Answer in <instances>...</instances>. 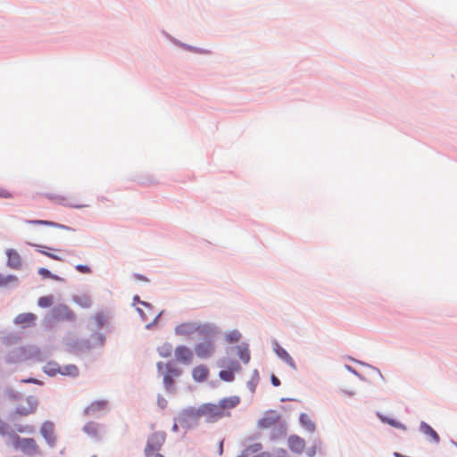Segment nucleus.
<instances>
[{
  "mask_svg": "<svg viewBox=\"0 0 457 457\" xmlns=\"http://www.w3.org/2000/svg\"><path fill=\"white\" fill-rule=\"evenodd\" d=\"M240 403V398L237 395L225 397L217 403H208L200 405L196 411V416L204 418L206 422L214 423L229 417L232 409Z\"/></svg>",
  "mask_w": 457,
  "mask_h": 457,
  "instance_id": "obj_1",
  "label": "nucleus"
},
{
  "mask_svg": "<svg viewBox=\"0 0 457 457\" xmlns=\"http://www.w3.org/2000/svg\"><path fill=\"white\" fill-rule=\"evenodd\" d=\"M46 197L54 203L69 208L82 209L89 206L87 199L81 195L64 196L62 195L48 194Z\"/></svg>",
  "mask_w": 457,
  "mask_h": 457,
  "instance_id": "obj_2",
  "label": "nucleus"
},
{
  "mask_svg": "<svg viewBox=\"0 0 457 457\" xmlns=\"http://www.w3.org/2000/svg\"><path fill=\"white\" fill-rule=\"evenodd\" d=\"M208 332L207 326L195 322H186L175 328V334L179 337H188L195 333L204 335Z\"/></svg>",
  "mask_w": 457,
  "mask_h": 457,
  "instance_id": "obj_3",
  "label": "nucleus"
},
{
  "mask_svg": "<svg viewBox=\"0 0 457 457\" xmlns=\"http://www.w3.org/2000/svg\"><path fill=\"white\" fill-rule=\"evenodd\" d=\"M166 440V434L164 432H154L147 439V444L145 448V454L146 457L152 456L158 452L163 445Z\"/></svg>",
  "mask_w": 457,
  "mask_h": 457,
  "instance_id": "obj_4",
  "label": "nucleus"
},
{
  "mask_svg": "<svg viewBox=\"0 0 457 457\" xmlns=\"http://www.w3.org/2000/svg\"><path fill=\"white\" fill-rule=\"evenodd\" d=\"M38 401L36 396H28L21 400L15 409V414L19 416H28L36 411Z\"/></svg>",
  "mask_w": 457,
  "mask_h": 457,
  "instance_id": "obj_5",
  "label": "nucleus"
},
{
  "mask_svg": "<svg viewBox=\"0 0 457 457\" xmlns=\"http://www.w3.org/2000/svg\"><path fill=\"white\" fill-rule=\"evenodd\" d=\"M13 446L27 454H35L37 453V445L33 438H21L14 436Z\"/></svg>",
  "mask_w": 457,
  "mask_h": 457,
  "instance_id": "obj_6",
  "label": "nucleus"
},
{
  "mask_svg": "<svg viewBox=\"0 0 457 457\" xmlns=\"http://www.w3.org/2000/svg\"><path fill=\"white\" fill-rule=\"evenodd\" d=\"M51 318L55 321H72L75 315L67 305L58 304L51 310Z\"/></svg>",
  "mask_w": 457,
  "mask_h": 457,
  "instance_id": "obj_7",
  "label": "nucleus"
},
{
  "mask_svg": "<svg viewBox=\"0 0 457 457\" xmlns=\"http://www.w3.org/2000/svg\"><path fill=\"white\" fill-rule=\"evenodd\" d=\"M175 359L183 365H190L194 361L193 351L185 345H179L174 350Z\"/></svg>",
  "mask_w": 457,
  "mask_h": 457,
  "instance_id": "obj_8",
  "label": "nucleus"
},
{
  "mask_svg": "<svg viewBox=\"0 0 457 457\" xmlns=\"http://www.w3.org/2000/svg\"><path fill=\"white\" fill-rule=\"evenodd\" d=\"M165 369L166 372L163 375V384L166 389L171 390L173 388L174 378H178L181 375V370L171 362L165 364Z\"/></svg>",
  "mask_w": 457,
  "mask_h": 457,
  "instance_id": "obj_9",
  "label": "nucleus"
},
{
  "mask_svg": "<svg viewBox=\"0 0 457 457\" xmlns=\"http://www.w3.org/2000/svg\"><path fill=\"white\" fill-rule=\"evenodd\" d=\"M196 355L201 359L212 357L215 352V346L212 340L208 339L197 344L195 347Z\"/></svg>",
  "mask_w": 457,
  "mask_h": 457,
  "instance_id": "obj_10",
  "label": "nucleus"
},
{
  "mask_svg": "<svg viewBox=\"0 0 457 457\" xmlns=\"http://www.w3.org/2000/svg\"><path fill=\"white\" fill-rule=\"evenodd\" d=\"M37 315L32 312L20 313L14 318V324L21 328H28L34 326L37 320Z\"/></svg>",
  "mask_w": 457,
  "mask_h": 457,
  "instance_id": "obj_11",
  "label": "nucleus"
},
{
  "mask_svg": "<svg viewBox=\"0 0 457 457\" xmlns=\"http://www.w3.org/2000/svg\"><path fill=\"white\" fill-rule=\"evenodd\" d=\"M262 450V445L260 443H255L248 445L237 457H270L269 453H261Z\"/></svg>",
  "mask_w": 457,
  "mask_h": 457,
  "instance_id": "obj_12",
  "label": "nucleus"
},
{
  "mask_svg": "<svg viewBox=\"0 0 457 457\" xmlns=\"http://www.w3.org/2000/svg\"><path fill=\"white\" fill-rule=\"evenodd\" d=\"M40 432L50 446L55 445L54 427L50 421L42 424Z\"/></svg>",
  "mask_w": 457,
  "mask_h": 457,
  "instance_id": "obj_13",
  "label": "nucleus"
},
{
  "mask_svg": "<svg viewBox=\"0 0 457 457\" xmlns=\"http://www.w3.org/2000/svg\"><path fill=\"white\" fill-rule=\"evenodd\" d=\"M287 444L289 449L297 454L302 453L305 448L304 439L296 435L290 436L288 437Z\"/></svg>",
  "mask_w": 457,
  "mask_h": 457,
  "instance_id": "obj_14",
  "label": "nucleus"
},
{
  "mask_svg": "<svg viewBox=\"0 0 457 457\" xmlns=\"http://www.w3.org/2000/svg\"><path fill=\"white\" fill-rule=\"evenodd\" d=\"M7 264L12 269H20L21 267V257L19 253L13 249H9L6 252Z\"/></svg>",
  "mask_w": 457,
  "mask_h": 457,
  "instance_id": "obj_15",
  "label": "nucleus"
},
{
  "mask_svg": "<svg viewBox=\"0 0 457 457\" xmlns=\"http://www.w3.org/2000/svg\"><path fill=\"white\" fill-rule=\"evenodd\" d=\"M278 416L275 412L266 413L259 420L258 425L262 428H269L275 426L278 422Z\"/></svg>",
  "mask_w": 457,
  "mask_h": 457,
  "instance_id": "obj_16",
  "label": "nucleus"
},
{
  "mask_svg": "<svg viewBox=\"0 0 457 457\" xmlns=\"http://www.w3.org/2000/svg\"><path fill=\"white\" fill-rule=\"evenodd\" d=\"M240 369H241V367H240L239 363L233 362L231 367L228 370H220L219 376L222 380L230 382V381L234 380V373L236 371L240 370Z\"/></svg>",
  "mask_w": 457,
  "mask_h": 457,
  "instance_id": "obj_17",
  "label": "nucleus"
},
{
  "mask_svg": "<svg viewBox=\"0 0 457 457\" xmlns=\"http://www.w3.org/2000/svg\"><path fill=\"white\" fill-rule=\"evenodd\" d=\"M209 370L204 365H198L193 369V378L197 382H203L207 379Z\"/></svg>",
  "mask_w": 457,
  "mask_h": 457,
  "instance_id": "obj_18",
  "label": "nucleus"
},
{
  "mask_svg": "<svg viewBox=\"0 0 457 457\" xmlns=\"http://www.w3.org/2000/svg\"><path fill=\"white\" fill-rule=\"evenodd\" d=\"M274 350L277 355L279 358H281L284 361H286L290 367H292L293 369L296 368L294 360L284 348H282L279 345L276 344Z\"/></svg>",
  "mask_w": 457,
  "mask_h": 457,
  "instance_id": "obj_19",
  "label": "nucleus"
},
{
  "mask_svg": "<svg viewBox=\"0 0 457 457\" xmlns=\"http://www.w3.org/2000/svg\"><path fill=\"white\" fill-rule=\"evenodd\" d=\"M107 407V401L101 400L93 402L86 408V413L95 415L97 411H103Z\"/></svg>",
  "mask_w": 457,
  "mask_h": 457,
  "instance_id": "obj_20",
  "label": "nucleus"
},
{
  "mask_svg": "<svg viewBox=\"0 0 457 457\" xmlns=\"http://www.w3.org/2000/svg\"><path fill=\"white\" fill-rule=\"evenodd\" d=\"M26 222L29 223V224H40V225L50 226V227L64 229V230H70L71 229L69 227H67L65 225L59 224V223H56V222H54V221H50V220H27Z\"/></svg>",
  "mask_w": 457,
  "mask_h": 457,
  "instance_id": "obj_21",
  "label": "nucleus"
},
{
  "mask_svg": "<svg viewBox=\"0 0 457 457\" xmlns=\"http://www.w3.org/2000/svg\"><path fill=\"white\" fill-rule=\"evenodd\" d=\"M420 430L427 436H428L434 442L439 441V436L437 433L427 423H421Z\"/></svg>",
  "mask_w": 457,
  "mask_h": 457,
  "instance_id": "obj_22",
  "label": "nucleus"
},
{
  "mask_svg": "<svg viewBox=\"0 0 457 457\" xmlns=\"http://www.w3.org/2000/svg\"><path fill=\"white\" fill-rule=\"evenodd\" d=\"M60 374L64 375V376L76 377L79 374V370L76 365L69 364V365L61 367Z\"/></svg>",
  "mask_w": 457,
  "mask_h": 457,
  "instance_id": "obj_23",
  "label": "nucleus"
},
{
  "mask_svg": "<svg viewBox=\"0 0 457 457\" xmlns=\"http://www.w3.org/2000/svg\"><path fill=\"white\" fill-rule=\"evenodd\" d=\"M37 247H38V252L53 260H55V261H62V257L59 254H56V253H54L52 252H49L48 250H50L51 248L50 247H47V246H45V245H36Z\"/></svg>",
  "mask_w": 457,
  "mask_h": 457,
  "instance_id": "obj_24",
  "label": "nucleus"
},
{
  "mask_svg": "<svg viewBox=\"0 0 457 457\" xmlns=\"http://www.w3.org/2000/svg\"><path fill=\"white\" fill-rule=\"evenodd\" d=\"M300 421H301L302 425L308 431L312 432V431L315 430V424H314V422H312V420H311V418L307 414H305V413L301 414Z\"/></svg>",
  "mask_w": 457,
  "mask_h": 457,
  "instance_id": "obj_25",
  "label": "nucleus"
},
{
  "mask_svg": "<svg viewBox=\"0 0 457 457\" xmlns=\"http://www.w3.org/2000/svg\"><path fill=\"white\" fill-rule=\"evenodd\" d=\"M61 366H59L56 362H48L44 370L50 376H55L57 373H60Z\"/></svg>",
  "mask_w": 457,
  "mask_h": 457,
  "instance_id": "obj_26",
  "label": "nucleus"
},
{
  "mask_svg": "<svg viewBox=\"0 0 457 457\" xmlns=\"http://www.w3.org/2000/svg\"><path fill=\"white\" fill-rule=\"evenodd\" d=\"M54 303V296L53 295H45L39 297L37 301V304L41 308H48L50 307Z\"/></svg>",
  "mask_w": 457,
  "mask_h": 457,
  "instance_id": "obj_27",
  "label": "nucleus"
},
{
  "mask_svg": "<svg viewBox=\"0 0 457 457\" xmlns=\"http://www.w3.org/2000/svg\"><path fill=\"white\" fill-rule=\"evenodd\" d=\"M238 356L245 363H248L250 361V353L247 347L245 346H238Z\"/></svg>",
  "mask_w": 457,
  "mask_h": 457,
  "instance_id": "obj_28",
  "label": "nucleus"
},
{
  "mask_svg": "<svg viewBox=\"0 0 457 457\" xmlns=\"http://www.w3.org/2000/svg\"><path fill=\"white\" fill-rule=\"evenodd\" d=\"M17 278L12 275L3 276L0 274V287H6L12 282H15Z\"/></svg>",
  "mask_w": 457,
  "mask_h": 457,
  "instance_id": "obj_29",
  "label": "nucleus"
},
{
  "mask_svg": "<svg viewBox=\"0 0 457 457\" xmlns=\"http://www.w3.org/2000/svg\"><path fill=\"white\" fill-rule=\"evenodd\" d=\"M172 353V346L170 344H165L159 348V353L162 357H169Z\"/></svg>",
  "mask_w": 457,
  "mask_h": 457,
  "instance_id": "obj_30",
  "label": "nucleus"
},
{
  "mask_svg": "<svg viewBox=\"0 0 457 457\" xmlns=\"http://www.w3.org/2000/svg\"><path fill=\"white\" fill-rule=\"evenodd\" d=\"M38 274L42 276L43 278H53L54 280H59V278L55 275H53L47 269L40 268L38 269Z\"/></svg>",
  "mask_w": 457,
  "mask_h": 457,
  "instance_id": "obj_31",
  "label": "nucleus"
},
{
  "mask_svg": "<svg viewBox=\"0 0 457 457\" xmlns=\"http://www.w3.org/2000/svg\"><path fill=\"white\" fill-rule=\"evenodd\" d=\"M76 303L85 308H88L91 305L90 298L86 295L76 297Z\"/></svg>",
  "mask_w": 457,
  "mask_h": 457,
  "instance_id": "obj_32",
  "label": "nucleus"
},
{
  "mask_svg": "<svg viewBox=\"0 0 457 457\" xmlns=\"http://www.w3.org/2000/svg\"><path fill=\"white\" fill-rule=\"evenodd\" d=\"M94 320L98 327H103L107 321V316L104 313H97Z\"/></svg>",
  "mask_w": 457,
  "mask_h": 457,
  "instance_id": "obj_33",
  "label": "nucleus"
},
{
  "mask_svg": "<svg viewBox=\"0 0 457 457\" xmlns=\"http://www.w3.org/2000/svg\"><path fill=\"white\" fill-rule=\"evenodd\" d=\"M320 445H321V443L320 442H317L315 443L312 446H311L306 453L309 457H313L315 456V454L317 453L318 451L320 450Z\"/></svg>",
  "mask_w": 457,
  "mask_h": 457,
  "instance_id": "obj_34",
  "label": "nucleus"
},
{
  "mask_svg": "<svg viewBox=\"0 0 457 457\" xmlns=\"http://www.w3.org/2000/svg\"><path fill=\"white\" fill-rule=\"evenodd\" d=\"M240 333L238 331H232L227 335V340L230 343L237 342L240 339Z\"/></svg>",
  "mask_w": 457,
  "mask_h": 457,
  "instance_id": "obj_35",
  "label": "nucleus"
},
{
  "mask_svg": "<svg viewBox=\"0 0 457 457\" xmlns=\"http://www.w3.org/2000/svg\"><path fill=\"white\" fill-rule=\"evenodd\" d=\"M382 420L384 422H386L388 423L389 425L395 427V428H402V429H405V426L401 424L400 422L395 420H391V419H382Z\"/></svg>",
  "mask_w": 457,
  "mask_h": 457,
  "instance_id": "obj_36",
  "label": "nucleus"
},
{
  "mask_svg": "<svg viewBox=\"0 0 457 457\" xmlns=\"http://www.w3.org/2000/svg\"><path fill=\"white\" fill-rule=\"evenodd\" d=\"M76 270L81 273H85V274H87V273H90L91 272V269L87 266V265H82V264H79L76 266Z\"/></svg>",
  "mask_w": 457,
  "mask_h": 457,
  "instance_id": "obj_37",
  "label": "nucleus"
},
{
  "mask_svg": "<svg viewBox=\"0 0 457 457\" xmlns=\"http://www.w3.org/2000/svg\"><path fill=\"white\" fill-rule=\"evenodd\" d=\"M8 425L0 418V435L7 433Z\"/></svg>",
  "mask_w": 457,
  "mask_h": 457,
  "instance_id": "obj_38",
  "label": "nucleus"
},
{
  "mask_svg": "<svg viewBox=\"0 0 457 457\" xmlns=\"http://www.w3.org/2000/svg\"><path fill=\"white\" fill-rule=\"evenodd\" d=\"M0 197L2 198H12V195L7 189H0Z\"/></svg>",
  "mask_w": 457,
  "mask_h": 457,
  "instance_id": "obj_39",
  "label": "nucleus"
},
{
  "mask_svg": "<svg viewBox=\"0 0 457 457\" xmlns=\"http://www.w3.org/2000/svg\"><path fill=\"white\" fill-rule=\"evenodd\" d=\"M21 382L23 383H32V384H40V381L37 378H29L26 379H22Z\"/></svg>",
  "mask_w": 457,
  "mask_h": 457,
  "instance_id": "obj_40",
  "label": "nucleus"
},
{
  "mask_svg": "<svg viewBox=\"0 0 457 457\" xmlns=\"http://www.w3.org/2000/svg\"><path fill=\"white\" fill-rule=\"evenodd\" d=\"M271 382L274 386H278L280 385L279 379L274 375L271 376Z\"/></svg>",
  "mask_w": 457,
  "mask_h": 457,
  "instance_id": "obj_41",
  "label": "nucleus"
},
{
  "mask_svg": "<svg viewBox=\"0 0 457 457\" xmlns=\"http://www.w3.org/2000/svg\"><path fill=\"white\" fill-rule=\"evenodd\" d=\"M17 430L21 433L22 432H25V431H28V432H32L33 431V428L32 427H27V428H18Z\"/></svg>",
  "mask_w": 457,
  "mask_h": 457,
  "instance_id": "obj_42",
  "label": "nucleus"
},
{
  "mask_svg": "<svg viewBox=\"0 0 457 457\" xmlns=\"http://www.w3.org/2000/svg\"><path fill=\"white\" fill-rule=\"evenodd\" d=\"M223 453V441L220 442L219 445V454L221 455Z\"/></svg>",
  "mask_w": 457,
  "mask_h": 457,
  "instance_id": "obj_43",
  "label": "nucleus"
},
{
  "mask_svg": "<svg viewBox=\"0 0 457 457\" xmlns=\"http://www.w3.org/2000/svg\"><path fill=\"white\" fill-rule=\"evenodd\" d=\"M134 301H137V302L140 303L143 305L148 306V304L146 303L140 301L138 296H135L134 297Z\"/></svg>",
  "mask_w": 457,
  "mask_h": 457,
  "instance_id": "obj_44",
  "label": "nucleus"
},
{
  "mask_svg": "<svg viewBox=\"0 0 457 457\" xmlns=\"http://www.w3.org/2000/svg\"><path fill=\"white\" fill-rule=\"evenodd\" d=\"M164 364L162 362H158L157 363V368H158V370L161 371L163 368Z\"/></svg>",
  "mask_w": 457,
  "mask_h": 457,
  "instance_id": "obj_45",
  "label": "nucleus"
},
{
  "mask_svg": "<svg viewBox=\"0 0 457 457\" xmlns=\"http://www.w3.org/2000/svg\"><path fill=\"white\" fill-rule=\"evenodd\" d=\"M90 427H91V425H90V424L87 425V426L85 427V430L88 431V430H89V428H90Z\"/></svg>",
  "mask_w": 457,
  "mask_h": 457,
  "instance_id": "obj_46",
  "label": "nucleus"
},
{
  "mask_svg": "<svg viewBox=\"0 0 457 457\" xmlns=\"http://www.w3.org/2000/svg\"><path fill=\"white\" fill-rule=\"evenodd\" d=\"M154 457H164V456L161 453H155Z\"/></svg>",
  "mask_w": 457,
  "mask_h": 457,
  "instance_id": "obj_47",
  "label": "nucleus"
}]
</instances>
